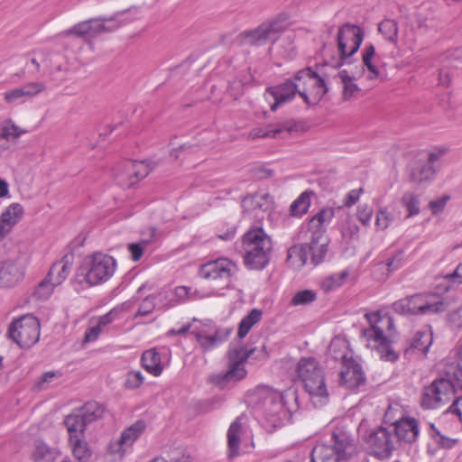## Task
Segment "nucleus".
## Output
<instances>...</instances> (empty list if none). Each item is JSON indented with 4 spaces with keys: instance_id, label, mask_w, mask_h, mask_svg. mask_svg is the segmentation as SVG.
Instances as JSON below:
<instances>
[{
    "instance_id": "1",
    "label": "nucleus",
    "mask_w": 462,
    "mask_h": 462,
    "mask_svg": "<svg viewBox=\"0 0 462 462\" xmlns=\"http://www.w3.org/2000/svg\"><path fill=\"white\" fill-rule=\"evenodd\" d=\"M369 327L362 330L366 346L378 352L383 361L395 362L399 354L391 346L394 336V322L392 317L381 312L365 314Z\"/></svg>"
},
{
    "instance_id": "2",
    "label": "nucleus",
    "mask_w": 462,
    "mask_h": 462,
    "mask_svg": "<svg viewBox=\"0 0 462 462\" xmlns=\"http://www.w3.org/2000/svg\"><path fill=\"white\" fill-rule=\"evenodd\" d=\"M295 372L313 404L316 407L325 405L329 395L325 372L319 363L313 357H302L297 363Z\"/></svg>"
},
{
    "instance_id": "3",
    "label": "nucleus",
    "mask_w": 462,
    "mask_h": 462,
    "mask_svg": "<svg viewBox=\"0 0 462 462\" xmlns=\"http://www.w3.org/2000/svg\"><path fill=\"white\" fill-rule=\"evenodd\" d=\"M243 249L245 264L250 269L262 270L270 261L272 239L263 228L251 229L243 236Z\"/></svg>"
},
{
    "instance_id": "4",
    "label": "nucleus",
    "mask_w": 462,
    "mask_h": 462,
    "mask_svg": "<svg viewBox=\"0 0 462 462\" xmlns=\"http://www.w3.org/2000/svg\"><path fill=\"white\" fill-rule=\"evenodd\" d=\"M125 12H119L109 17L91 18L75 24L72 28L60 32V40L70 36L93 39L103 33H110L133 19L124 18Z\"/></svg>"
},
{
    "instance_id": "5",
    "label": "nucleus",
    "mask_w": 462,
    "mask_h": 462,
    "mask_svg": "<svg viewBox=\"0 0 462 462\" xmlns=\"http://www.w3.org/2000/svg\"><path fill=\"white\" fill-rule=\"evenodd\" d=\"M282 399L283 396L280 393L265 386L257 387L247 395L248 404L265 415L273 426L282 424L286 415Z\"/></svg>"
},
{
    "instance_id": "6",
    "label": "nucleus",
    "mask_w": 462,
    "mask_h": 462,
    "mask_svg": "<svg viewBox=\"0 0 462 462\" xmlns=\"http://www.w3.org/2000/svg\"><path fill=\"white\" fill-rule=\"evenodd\" d=\"M329 353L335 360H341L342 367L339 373V383L348 389H356L365 383L362 367L352 356H348L346 342L333 339L329 346Z\"/></svg>"
},
{
    "instance_id": "7",
    "label": "nucleus",
    "mask_w": 462,
    "mask_h": 462,
    "mask_svg": "<svg viewBox=\"0 0 462 462\" xmlns=\"http://www.w3.org/2000/svg\"><path fill=\"white\" fill-rule=\"evenodd\" d=\"M363 32L358 26L351 23L342 25L337 36L339 58L332 61L330 65L338 68L345 63L350 64V59L358 51L363 42Z\"/></svg>"
},
{
    "instance_id": "8",
    "label": "nucleus",
    "mask_w": 462,
    "mask_h": 462,
    "mask_svg": "<svg viewBox=\"0 0 462 462\" xmlns=\"http://www.w3.org/2000/svg\"><path fill=\"white\" fill-rule=\"evenodd\" d=\"M289 25V16L286 14H279L262 23L255 29L246 32L245 36L251 44L262 45L267 42L274 43Z\"/></svg>"
},
{
    "instance_id": "9",
    "label": "nucleus",
    "mask_w": 462,
    "mask_h": 462,
    "mask_svg": "<svg viewBox=\"0 0 462 462\" xmlns=\"http://www.w3.org/2000/svg\"><path fill=\"white\" fill-rule=\"evenodd\" d=\"M9 337L22 348H29L40 338V322L32 315L14 320L8 328Z\"/></svg>"
},
{
    "instance_id": "10",
    "label": "nucleus",
    "mask_w": 462,
    "mask_h": 462,
    "mask_svg": "<svg viewBox=\"0 0 462 462\" xmlns=\"http://www.w3.org/2000/svg\"><path fill=\"white\" fill-rule=\"evenodd\" d=\"M298 94L310 104V97L314 102L319 101L327 92L325 81L310 68L299 70L294 76Z\"/></svg>"
},
{
    "instance_id": "11",
    "label": "nucleus",
    "mask_w": 462,
    "mask_h": 462,
    "mask_svg": "<svg viewBox=\"0 0 462 462\" xmlns=\"http://www.w3.org/2000/svg\"><path fill=\"white\" fill-rule=\"evenodd\" d=\"M254 349L247 350L243 346H233L228 351L229 368L224 374L217 375L215 383L224 388L230 382H237L246 375L244 363L252 355Z\"/></svg>"
},
{
    "instance_id": "12",
    "label": "nucleus",
    "mask_w": 462,
    "mask_h": 462,
    "mask_svg": "<svg viewBox=\"0 0 462 462\" xmlns=\"http://www.w3.org/2000/svg\"><path fill=\"white\" fill-rule=\"evenodd\" d=\"M455 393L452 382L445 374L424 388L421 405L427 409H438L448 403Z\"/></svg>"
},
{
    "instance_id": "13",
    "label": "nucleus",
    "mask_w": 462,
    "mask_h": 462,
    "mask_svg": "<svg viewBox=\"0 0 462 462\" xmlns=\"http://www.w3.org/2000/svg\"><path fill=\"white\" fill-rule=\"evenodd\" d=\"M88 266L85 280L89 285L93 286L109 280L116 271V263L112 256L95 254Z\"/></svg>"
},
{
    "instance_id": "14",
    "label": "nucleus",
    "mask_w": 462,
    "mask_h": 462,
    "mask_svg": "<svg viewBox=\"0 0 462 462\" xmlns=\"http://www.w3.org/2000/svg\"><path fill=\"white\" fill-rule=\"evenodd\" d=\"M236 272V265L227 258H218L202 264L199 274L201 278L219 282L223 287H227L231 277Z\"/></svg>"
},
{
    "instance_id": "15",
    "label": "nucleus",
    "mask_w": 462,
    "mask_h": 462,
    "mask_svg": "<svg viewBox=\"0 0 462 462\" xmlns=\"http://www.w3.org/2000/svg\"><path fill=\"white\" fill-rule=\"evenodd\" d=\"M371 452L378 458L388 457L394 449V436L388 428L379 427L372 430L365 438Z\"/></svg>"
},
{
    "instance_id": "16",
    "label": "nucleus",
    "mask_w": 462,
    "mask_h": 462,
    "mask_svg": "<svg viewBox=\"0 0 462 462\" xmlns=\"http://www.w3.org/2000/svg\"><path fill=\"white\" fill-rule=\"evenodd\" d=\"M150 171V167L145 162L127 161L117 167L116 179L118 185L130 188L146 177Z\"/></svg>"
},
{
    "instance_id": "17",
    "label": "nucleus",
    "mask_w": 462,
    "mask_h": 462,
    "mask_svg": "<svg viewBox=\"0 0 462 462\" xmlns=\"http://www.w3.org/2000/svg\"><path fill=\"white\" fill-rule=\"evenodd\" d=\"M296 93H298L296 83L288 79L282 84L266 88L264 96L266 100L270 98L273 100L271 110L275 111L279 106L292 100Z\"/></svg>"
},
{
    "instance_id": "18",
    "label": "nucleus",
    "mask_w": 462,
    "mask_h": 462,
    "mask_svg": "<svg viewBox=\"0 0 462 462\" xmlns=\"http://www.w3.org/2000/svg\"><path fill=\"white\" fill-rule=\"evenodd\" d=\"M417 315H430L446 310L445 303L437 294L418 293L411 295Z\"/></svg>"
},
{
    "instance_id": "19",
    "label": "nucleus",
    "mask_w": 462,
    "mask_h": 462,
    "mask_svg": "<svg viewBox=\"0 0 462 462\" xmlns=\"http://www.w3.org/2000/svg\"><path fill=\"white\" fill-rule=\"evenodd\" d=\"M392 433L394 432V441L403 440L411 443L419 435L418 421L413 418H403L392 426Z\"/></svg>"
},
{
    "instance_id": "20",
    "label": "nucleus",
    "mask_w": 462,
    "mask_h": 462,
    "mask_svg": "<svg viewBox=\"0 0 462 462\" xmlns=\"http://www.w3.org/2000/svg\"><path fill=\"white\" fill-rule=\"evenodd\" d=\"M23 208L19 203H12L0 216V241H2L22 219Z\"/></svg>"
},
{
    "instance_id": "21",
    "label": "nucleus",
    "mask_w": 462,
    "mask_h": 462,
    "mask_svg": "<svg viewBox=\"0 0 462 462\" xmlns=\"http://www.w3.org/2000/svg\"><path fill=\"white\" fill-rule=\"evenodd\" d=\"M28 131L20 128L12 120L0 123V154L10 148L11 143L16 142L21 135Z\"/></svg>"
},
{
    "instance_id": "22",
    "label": "nucleus",
    "mask_w": 462,
    "mask_h": 462,
    "mask_svg": "<svg viewBox=\"0 0 462 462\" xmlns=\"http://www.w3.org/2000/svg\"><path fill=\"white\" fill-rule=\"evenodd\" d=\"M432 344V334L428 330L416 331L405 349L406 356L414 354L425 355Z\"/></svg>"
},
{
    "instance_id": "23",
    "label": "nucleus",
    "mask_w": 462,
    "mask_h": 462,
    "mask_svg": "<svg viewBox=\"0 0 462 462\" xmlns=\"http://www.w3.org/2000/svg\"><path fill=\"white\" fill-rule=\"evenodd\" d=\"M334 209L325 208L320 209L308 223V230L311 236H326V226L334 217Z\"/></svg>"
},
{
    "instance_id": "24",
    "label": "nucleus",
    "mask_w": 462,
    "mask_h": 462,
    "mask_svg": "<svg viewBox=\"0 0 462 462\" xmlns=\"http://www.w3.org/2000/svg\"><path fill=\"white\" fill-rule=\"evenodd\" d=\"M273 199L268 193H255L246 196L242 200V207L245 211L254 212L260 210L266 212L271 209Z\"/></svg>"
},
{
    "instance_id": "25",
    "label": "nucleus",
    "mask_w": 462,
    "mask_h": 462,
    "mask_svg": "<svg viewBox=\"0 0 462 462\" xmlns=\"http://www.w3.org/2000/svg\"><path fill=\"white\" fill-rule=\"evenodd\" d=\"M328 244L327 236L310 235V243L307 244V252L308 255L310 254V261L314 265H318L324 260Z\"/></svg>"
},
{
    "instance_id": "26",
    "label": "nucleus",
    "mask_w": 462,
    "mask_h": 462,
    "mask_svg": "<svg viewBox=\"0 0 462 462\" xmlns=\"http://www.w3.org/2000/svg\"><path fill=\"white\" fill-rule=\"evenodd\" d=\"M63 423L68 431L69 440L75 438L85 439L87 425L76 410L65 417Z\"/></svg>"
},
{
    "instance_id": "27",
    "label": "nucleus",
    "mask_w": 462,
    "mask_h": 462,
    "mask_svg": "<svg viewBox=\"0 0 462 462\" xmlns=\"http://www.w3.org/2000/svg\"><path fill=\"white\" fill-rule=\"evenodd\" d=\"M243 420V416L237 417L236 420L231 423L227 430V446L229 450V457L231 458L238 455Z\"/></svg>"
},
{
    "instance_id": "28",
    "label": "nucleus",
    "mask_w": 462,
    "mask_h": 462,
    "mask_svg": "<svg viewBox=\"0 0 462 462\" xmlns=\"http://www.w3.org/2000/svg\"><path fill=\"white\" fill-rule=\"evenodd\" d=\"M43 90L41 83H29L23 87L5 92V99L8 103H14L23 97H32Z\"/></svg>"
},
{
    "instance_id": "29",
    "label": "nucleus",
    "mask_w": 462,
    "mask_h": 462,
    "mask_svg": "<svg viewBox=\"0 0 462 462\" xmlns=\"http://www.w3.org/2000/svg\"><path fill=\"white\" fill-rule=\"evenodd\" d=\"M50 64L51 60L44 51H34L32 55L26 58L24 69L28 74L34 75L41 69L43 71L47 70L50 68Z\"/></svg>"
},
{
    "instance_id": "30",
    "label": "nucleus",
    "mask_w": 462,
    "mask_h": 462,
    "mask_svg": "<svg viewBox=\"0 0 462 462\" xmlns=\"http://www.w3.org/2000/svg\"><path fill=\"white\" fill-rule=\"evenodd\" d=\"M143 367L151 374L159 376L163 370L161 355L155 348L144 351L141 358Z\"/></svg>"
},
{
    "instance_id": "31",
    "label": "nucleus",
    "mask_w": 462,
    "mask_h": 462,
    "mask_svg": "<svg viewBox=\"0 0 462 462\" xmlns=\"http://www.w3.org/2000/svg\"><path fill=\"white\" fill-rule=\"evenodd\" d=\"M333 447H329L333 449L335 457H338V460L346 459L347 456L353 450L351 439L345 432L333 433L332 435Z\"/></svg>"
},
{
    "instance_id": "32",
    "label": "nucleus",
    "mask_w": 462,
    "mask_h": 462,
    "mask_svg": "<svg viewBox=\"0 0 462 462\" xmlns=\"http://www.w3.org/2000/svg\"><path fill=\"white\" fill-rule=\"evenodd\" d=\"M21 275L18 266L14 262H0V287L13 286Z\"/></svg>"
},
{
    "instance_id": "33",
    "label": "nucleus",
    "mask_w": 462,
    "mask_h": 462,
    "mask_svg": "<svg viewBox=\"0 0 462 462\" xmlns=\"http://www.w3.org/2000/svg\"><path fill=\"white\" fill-rule=\"evenodd\" d=\"M434 174L435 166L430 165L425 160L415 162L411 169V178L417 183L431 180Z\"/></svg>"
},
{
    "instance_id": "34",
    "label": "nucleus",
    "mask_w": 462,
    "mask_h": 462,
    "mask_svg": "<svg viewBox=\"0 0 462 462\" xmlns=\"http://www.w3.org/2000/svg\"><path fill=\"white\" fill-rule=\"evenodd\" d=\"M307 261V244L294 245L288 249L286 262L291 267L300 269Z\"/></svg>"
},
{
    "instance_id": "35",
    "label": "nucleus",
    "mask_w": 462,
    "mask_h": 462,
    "mask_svg": "<svg viewBox=\"0 0 462 462\" xmlns=\"http://www.w3.org/2000/svg\"><path fill=\"white\" fill-rule=\"evenodd\" d=\"M292 131V125L289 122L278 123L270 125L267 130L258 129L254 132V137L262 138H285Z\"/></svg>"
},
{
    "instance_id": "36",
    "label": "nucleus",
    "mask_w": 462,
    "mask_h": 462,
    "mask_svg": "<svg viewBox=\"0 0 462 462\" xmlns=\"http://www.w3.org/2000/svg\"><path fill=\"white\" fill-rule=\"evenodd\" d=\"M231 331V328L217 330L214 335H205L198 332L196 333V337L199 345L206 350H208L225 341Z\"/></svg>"
},
{
    "instance_id": "37",
    "label": "nucleus",
    "mask_w": 462,
    "mask_h": 462,
    "mask_svg": "<svg viewBox=\"0 0 462 462\" xmlns=\"http://www.w3.org/2000/svg\"><path fill=\"white\" fill-rule=\"evenodd\" d=\"M82 418L87 427L103 416L105 409L97 402H89L76 410Z\"/></svg>"
},
{
    "instance_id": "38",
    "label": "nucleus",
    "mask_w": 462,
    "mask_h": 462,
    "mask_svg": "<svg viewBox=\"0 0 462 462\" xmlns=\"http://www.w3.org/2000/svg\"><path fill=\"white\" fill-rule=\"evenodd\" d=\"M56 263H54L51 267L48 274L44 279L38 284L33 292V298L38 300H46L54 291L55 284L52 282V273Z\"/></svg>"
},
{
    "instance_id": "39",
    "label": "nucleus",
    "mask_w": 462,
    "mask_h": 462,
    "mask_svg": "<svg viewBox=\"0 0 462 462\" xmlns=\"http://www.w3.org/2000/svg\"><path fill=\"white\" fill-rule=\"evenodd\" d=\"M132 307V303L129 301L123 302L122 304H119L110 310L105 315H102L97 318V323L103 329L115 320H117L122 318L123 313L129 310Z\"/></svg>"
},
{
    "instance_id": "40",
    "label": "nucleus",
    "mask_w": 462,
    "mask_h": 462,
    "mask_svg": "<svg viewBox=\"0 0 462 462\" xmlns=\"http://www.w3.org/2000/svg\"><path fill=\"white\" fill-rule=\"evenodd\" d=\"M69 444L74 457L79 462H88L90 459L92 452L88 447V443L87 442L86 438H75V439H69Z\"/></svg>"
},
{
    "instance_id": "41",
    "label": "nucleus",
    "mask_w": 462,
    "mask_h": 462,
    "mask_svg": "<svg viewBox=\"0 0 462 462\" xmlns=\"http://www.w3.org/2000/svg\"><path fill=\"white\" fill-rule=\"evenodd\" d=\"M375 58V48L373 44L365 45L362 51V60L369 71L368 79H375L380 77V71L377 66L374 63Z\"/></svg>"
},
{
    "instance_id": "42",
    "label": "nucleus",
    "mask_w": 462,
    "mask_h": 462,
    "mask_svg": "<svg viewBox=\"0 0 462 462\" xmlns=\"http://www.w3.org/2000/svg\"><path fill=\"white\" fill-rule=\"evenodd\" d=\"M375 58V48L373 44L365 45L362 51V60L369 71L368 79H375L380 77V71L377 66L374 63Z\"/></svg>"
},
{
    "instance_id": "43",
    "label": "nucleus",
    "mask_w": 462,
    "mask_h": 462,
    "mask_svg": "<svg viewBox=\"0 0 462 462\" xmlns=\"http://www.w3.org/2000/svg\"><path fill=\"white\" fill-rule=\"evenodd\" d=\"M262 311L258 309H253L245 317L242 319L238 326L237 337L244 338L250 329L262 319Z\"/></svg>"
},
{
    "instance_id": "44",
    "label": "nucleus",
    "mask_w": 462,
    "mask_h": 462,
    "mask_svg": "<svg viewBox=\"0 0 462 462\" xmlns=\"http://www.w3.org/2000/svg\"><path fill=\"white\" fill-rule=\"evenodd\" d=\"M340 82L343 86V99L348 100L355 97L360 91L359 87L354 82L353 78L350 76L346 69H342L337 74Z\"/></svg>"
},
{
    "instance_id": "45",
    "label": "nucleus",
    "mask_w": 462,
    "mask_h": 462,
    "mask_svg": "<svg viewBox=\"0 0 462 462\" xmlns=\"http://www.w3.org/2000/svg\"><path fill=\"white\" fill-rule=\"evenodd\" d=\"M145 429V423L143 420H137L135 423L125 429L120 438L121 441L129 448L140 437Z\"/></svg>"
},
{
    "instance_id": "46",
    "label": "nucleus",
    "mask_w": 462,
    "mask_h": 462,
    "mask_svg": "<svg viewBox=\"0 0 462 462\" xmlns=\"http://www.w3.org/2000/svg\"><path fill=\"white\" fill-rule=\"evenodd\" d=\"M32 458L34 462H54L55 453L44 442L37 440Z\"/></svg>"
},
{
    "instance_id": "47",
    "label": "nucleus",
    "mask_w": 462,
    "mask_h": 462,
    "mask_svg": "<svg viewBox=\"0 0 462 462\" xmlns=\"http://www.w3.org/2000/svg\"><path fill=\"white\" fill-rule=\"evenodd\" d=\"M311 192H302L291 205L290 211L293 217H300L305 214L310 206Z\"/></svg>"
},
{
    "instance_id": "48",
    "label": "nucleus",
    "mask_w": 462,
    "mask_h": 462,
    "mask_svg": "<svg viewBox=\"0 0 462 462\" xmlns=\"http://www.w3.org/2000/svg\"><path fill=\"white\" fill-rule=\"evenodd\" d=\"M311 462H339L333 449L325 445L316 446L311 452Z\"/></svg>"
},
{
    "instance_id": "49",
    "label": "nucleus",
    "mask_w": 462,
    "mask_h": 462,
    "mask_svg": "<svg viewBox=\"0 0 462 462\" xmlns=\"http://www.w3.org/2000/svg\"><path fill=\"white\" fill-rule=\"evenodd\" d=\"M403 260V252L399 250L394 254L385 257V259L378 261L377 265L382 266V268L385 267L387 270V273H391L396 270H398L402 263Z\"/></svg>"
},
{
    "instance_id": "50",
    "label": "nucleus",
    "mask_w": 462,
    "mask_h": 462,
    "mask_svg": "<svg viewBox=\"0 0 462 462\" xmlns=\"http://www.w3.org/2000/svg\"><path fill=\"white\" fill-rule=\"evenodd\" d=\"M378 30L387 41L393 43L396 42L398 36V27L397 23L394 20H383L379 23Z\"/></svg>"
},
{
    "instance_id": "51",
    "label": "nucleus",
    "mask_w": 462,
    "mask_h": 462,
    "mask_svg": "<svg viewBox=\"0 0 462 462\" xmlns=\"http://www.w3.org/2000/svg\"><path fill=\"white\" fill-rule=\"evenodd\" d=\"M348 274H349L348 272L346 270H344L340 273H334V274L327 277L322 282V288L326 291H334V290L337 289L344 283V282L348 277Z\"/></svg>"
},
{
    "instance_id": "52",
    "label": "nucleus",
    "mask_w": 462,
    "mask_h": 462,
    "mask_svg": "<svg viewBox=\"0 0 462 462\" xmlns=\"http://www.w3.org/2000/svg\"><path fill=\"white\" fill-rule=\"evenodd\" d=\"M393 311L400 315L411 316L417 315L414 304L412 302V297H405L393 303L392 306Z\"/></svg>"
},
{
    "instance_id": "53",
    "label": "nucleus",
    "mask_w": 462,
    "mask_h": 462,
    "mask_svg": "<svg viewBox=\"0 0 462 462\" xmlns=\"http://www.w3.org/2000/svg\"><path fill=\"white\" fill-rule=\"evenodd\" d=\"M430 436L434 443L444 449L451 448L457 443V439L444 436L433 424H430Z\"/></svg>"
},
{
    "instance_id": "54",
    "label": "nucleus",
    "mask_w": 462,
    "mask_h": 462,
    "mask_svg": "<svg viewBox=\"0 0 462 462\" xmlns=\"http://www.w3.org/2000/svg\"><path fill=\"white\" fill-rule=\"evenodd\" d=\"M445 374L446 377L452 382L455 391L457 388L462 390V365L451 364L447 367Z\"/></svg>"
},
{
    "instance_id": "55",
    "label": "nucleus",
    "mask_w": 462,
    "mask_h": 462,
    "mask_svg": "<svg viewBox=\"0 0 462 462\" xmlns=\"http://www.w3.org/2000/svg\"><path fill=\"white\" fill-rule=\"evenodd\" d=\"M402 201L409 212L408 217H412L420 213V199L414 193H404Z\"/></svg>"
},
{
    "instance_id": "56",
    "label": "nucleus",
    "mask_w": 462,
    "mask_h": 462,
    "mask_svg": "<svg viewBox=\"0 0 462 462\" xmlns=\"http://www.w3.org/2000/svg\"><path fill=\"white\" fill-rule=\"evenodd\" d=\"M316 293L311 290H303L296 292L292 297L291 303L293 306L308 305L316 300Z\"/></svg>"
},
{
    "instance_id": "57",
    "label": "nucleus",
    "mask_w": 462,
    "mask_h": 462,
    "mask_svg": "<svg viewBox=\"0 0 462 462\" xmlns=\"http://www.w3.org/2000/svg\"><path fill=\"white\" fill-rule=\"evenodd\" d=\"M108 453L117 459H122L128 448L121 441V438L113 440L108 445Z\"/></svg>"
},
{
    "instance_id": "58",
    "label": "nucleus",
    "mask_w": 462,
    "mask_h": 462,
    "mask_svg": "<svg viewBox=\"0 0 462 462\" xmlns=\"http://www.w3.org/2000/svg\"><path fill=\"white\" fill-rule=\"evenodd\" d=\"M392 215L386 208L380 209L376 215L375 225L378 228L384 230L392 222Z\"/></svg>"
},
{
    "instance_id": "59",
    "label": "nucleus",
    "mask_w": 462,
    "mask_h": 462,
    "mask_svg": "<svg viewBox=\"0 0 462 462\" xmlns=\"http://www.w3.org/2000/svg\"><path fill=\"white\" fill-rule=\"evenodd\" d=\"M447 152L446 148H436L428 154L425 160L430 165L435 166V171L440 166V160L442 156Z\"/></svg>"
},
{
    "instance_id": "60",
    "label": "nucleus",
    "mask_w": 462,
    "mask_h": 462,
    "mask_svg": "<svg viewBox=\"0 0 462 462\" xmlns=\"http://www.w3.org/2000/svg\"><path fill=\"white\" fill-rule=\"evenodd\" d=\"M154 297H147L140 305L135 317H143L150 314L158 303L153 301Z\"/></svg>"
},
{
    "instance_id": "61",
    "label": "nucleus",
    "mask_w": 462,
    "mask_h": 462,
    "mask_svg": "<svg viewBox=\"0 0 462 462\" xmlns=\"http://www.w3.org/2000/svg\"><path fill=\"white\" fill-rule=\"evenodd\" d=\"M102 332H104V329L101 327H99L97 323L94 326L88 328L84 335L83 343L88 344L95 342L99 337Z\"/></svg>"
},
{
    "instance_id": "62",
    "label": "nucleus",
    "mask_w": 462,
    "mask_h": 462,
    "mask_svg": "<svg viewBox=\"0 0 462 462\" xmlns=\"http://www.w3.org/2000/svg\"><path fill=\"white\" fill-rule=\"evenodd\" d=\"M143 383V376L140 371H132L127 374L125 385L127 388L134 389Z\"/></svg>"
},
{
    "instance_id": "63",
    "label": "nucleus",
    "mask_w": 462,
    "mask_h": 462,
    "mask_svg": "<svg viewBox=\"0 0 462 462\" xmlns=\"http://www.w3.org/2000/svg\"><path fill=\"white\" fill-rule=\"evenodd\" d=\"M357 218L364 225L367 226L371 222L373 209L367 205L360 206L357 210Z\"/></svg>"
},
{
    "instance_id": "64",
    "label": "nucleus",
    "mask_w": 462,
    "mask_h": 462,
    "mask_svg": "<svg viewBox=\"0 0 462 462\" xmlns=\"http://www.w3.org/2000/svg\"><path fill=\"white\" fill-rule=\"evenodd\" d=\"M445 278L448 282L452 284H461L462 283V263H460L456 269L445 275Z\"/></svg>"
}]
</instances>
